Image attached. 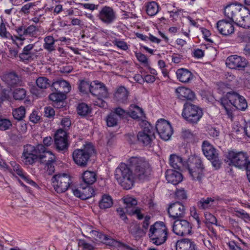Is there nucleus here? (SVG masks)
<instances>
[{"mask_svg":"<svg viewBox=\"0 0 250 250\" xmlns=\"http://www.w3.org/2000/svg\"><path fill=\"white\" fill-rule=\"evenodd\" d=\"M127 163L133 171L135 180L144 182L149 179L152 169L147 160L143 157H132Z\"/></svg>","mask_w":250,"mask_h":250,"instance_id":"nucleus-1","label":"nucleus"},{"mask_svg":"<svg viewBox=\"0 0 250 250\" xmlns=\"http://www.w3.org/2000/svg\"><path fill=\"white\" fill-rule=\"evenodd\" d=\"M220 103L228 117L231 119L233 117L232 106L241 110H245L248 106L244 97L233 91L228 92L226 96L221 99Z\"/></svg>","mask_w":250,"mask_h":250,"instance_id":"nucleus-2","label":"nucleus"},{"mask_svg":"<svg viewBox=\"0 0 250 250\" xmlns=\"http://www.w3.org/2000/svg\"><path fill=\"white\" fill-rule=\"evenodd\" d=\"M115 178L124 189H130L134 185L135 178L131 167L127 164L121 163L115 171Z\"/></svg>","mask_w":250,"mask_h":250,"instance_id":"nucleus-3","label":"nucleus"},{"mask_svg":"<svg viewBox=\"0 0 250 250\" xmlns=\"http://www.w3.org/2000/svg\"><path fill=\"white\" fill-rule=\"evenodd\" d=\"M148 235L154 244L161 245L167 239V229L163 222H157L150 226Z\"/></svg>","mask_w":250,"mask_h":250,"instance_id":"nucleus-4","label":"nucleus"},{"mask_svg":"<svg viewBox=\"0 0 250 250\" xmlns=\"http://www.w3.org/2000/svg\"><path fill=\"white\" fill-rule=\"evenodd\" d=\"M95 153L92 144L84 145L82 149H77L73 152V159L74 162L79 167H86L90 157Z\"/></svg>","mask_w":250,"mask_h":250,"instance_id":"nucleus-5","label":"nucleus"},{"mask_svg":"<svg viewBox=\"0 0 250 250\" xmlns=\"http://www.w3.org/2000/svg\"><path fill=\"white\" fill-rule=\"evenodd\" d=\"M182 115L188 122L196 123L202 117L203 112L197 105L186 102L184 105Z\"/></svg>","mask_w":250,"mask_h":250,"instance_id":"nucleus-6","label":"nucleus"},{"mask_svg":"<svg viewBox=\"0 0 250 250\" xmlns=\"http://www.w3.org/2000/svg\"><path fill=\"white\" fill-rule=\"evenodd\" d=\"M52 186L58 193L65 192L72 183L70 176L65 173L54 175L51 179Z\"/></svg>","mask_w":250,"mask_h":250,"instance_id":"nucleus-7","label":"nucleus"},{"mask_svg":"<svg viewBox=\"0 0 250 250\" xmlns=\"http://www.w3.org/2000/svg\"><path fill=\"white\" fill-rule=\"evenodd\" d=\"M95 240L104 243L106 245L117 247L120 250H135L129 246L121 242L111 239L108 236L105 235L97 230H94L92 232L90 237Z\"/></svg>","mask_w":250,"mask_h":250,"instance_id":"nucleus-8","label":"nucleus"},{"mask_svg":"<svg viewBox=\"0 0 250 250\" xmlns=\"http://www.w3.org/2000/svg\"><path fill=\"white\" fill-rule=\"evenodd\" d=\"M137 135V141L139 144L146 147H150L155 139V133L152 126L149 124L146 125Z\"/></svg>","mask_w":250,"mask_h":250,"instance_id":"nucleus-9","label":"nucleus"},{"mask_svg":"<svg viewBox=\"0 0 250 250\" xmlns=\"http://www.w3.org/2000/svg\"><path fill=\"white\" fill-rule=\"evenodd\" d=\"M202 150L204 155L211 162L213 167L219 168L221 164L218 151L208 142L204 141L202 144Z\"/></svg>","mask_w":250,"mask_h":250,"instance_id":"nucleus-10","label":"nucleus"},{"mask_svg":"<svg viewBox=\"0 0 250 250\" xmlns=\"http://www.w3.org/2000/svg\"><path fill=\"white\" fill-rule=\"evenodd\" d=\"M247 10L240 4H229L226 6L224 10L225 15L230 21L235 23L244 14H247Z\"/></svg>","mask_w":250,"mask_h":250,"instance_id":"nucleus-11","label":"nucleus"},{"mask_svg":"<svg viewBox=\"0 0 250 250\" xmlns=\"http://www.w3.org/2000/svg\"><path fill=\"white\" fill-rule=\"evenodd\" d=\"M228 158L229 160V165L232 164L240 169L245 168L249 163L247 154L242 152L236 153L230 151L228 154Z\"/></svg>","mask_w":250,"mask_h":250,"instance_id":"nucleus-12","label":"nucleus"},{"mask_svg":"<svg viewBox=\"0 0 250 250\" xmlns=\"http://www.w3.org/2000/svg\"><path fill=\"white\" fill-rule=\"evenodd\" d=\"M156 128L161 138L165 141L169 140L173 133L171 125L163 119L157 121Z\"/></svg>","mask_w":250,"mask_h":250,"instance_id":"nucleus-13","label":"nucleus"},{"mask_svg":"<svg viewBox=\"0 0 250 250\" xmlns=\"http://www.w3.org/2000/svg\"><path fill=\"white\" fill-rule=\"evenodd\" d=\"M191 229V225L189 222L181 219L174 221L172 226L173 232L179 236L189 234Z\"/></svg>","mask_w":250,"mask_h":250,"instance_id":"nucleus-14","label":"nucleus"},{"mask_svg":"<svg viewBox=\"0 0 250 250\" xmlns=\"http://www.w3.org/2000/svg\"><path fill=\"white\" fill-rule=\"evenodd\" d=\"M167 211L169 217L175 221L184 218L186 215L185 207L179 202L170 204Z\"/></svg>","mask_w":250,"mask_h":250,"instance_id":"nucleus-15","label":"nucleus"},{"mask_svg":"<svg viewBox=\"0 0 250 250\" xmlns=\"http://www.w3.org/2000/svg\"><path fill=\"white\" fill-rule=\"evenodd\" d=\"M247 64L248 62L245 58L236 55L228 57L226 61L227 66L230 69L243 70Z\"/></svg>","mask_w":250,"mask_h":250,"instance_id":"nucleus-16","label":"nucleus"},{"mask_svg":"<svg viewBox=\"0 0 250 250\" xmlns=\"http://www.w3.org/2000/svg\"><path fill=\"white\" fill-rule=\"evenodd\" d=\"M54 145L58 150H63L67 149L68 142L65 131L62 129H58L54 136Z\"/></svg>","mask_w":250,"mask_h":250,"instance_id":"nucleus-17","label":"nucleus"},{"mask_svg":"<svg viewBox=\"0 0 250 250\" xmlns=\"http://www.w3.org/2000/svg\"><path fill=\"white\" fill-rule=\"evenodd\" d=\"M90 186L82 184L79 188L73 189L74 195L82 200H86L91 197L95 195V191Z\"/></svg>","mask_w":250,"mask_h":250,"instance_id":"nucleus-18","label":"nucleus"},{"mask_svg":"<svg viewBox=\"0 0 250 250\" xmlns=\"http://www.w3.org/2000/svg\"><path fill=\"white\" fill-rule=\"evenodd\" d=\"M91 93L96 97L107 98L109 96V93L105 84L98 81L92 82Z\"/></svg>","mask_w":250,"mask_h":250,"instance_id":"nucleus-19","label":"nucleus"},{"mask_svg":"<svg viewBox=\"0 0 250 250\" xmlns=\"http://www.w3.org/2000/svg\"><path fill=\"white\" fill-rule=\"evenodd\" d=\"M232 22L226 20H220L216 23V27L221 34L228 36L234 32V28Z\"/></svg>","mask_w":250,"mask_h":250,"instance_id":"nucleus-20","label":"nucleus"},{"mask_svg":"<svg viewBox=\"0 0 250 250\" xmlns=\"http://www.w3.org/2000/svg\"><path fill=\"white\" fill-rule=\"evenodd\" d=\"M99 18L104 22L109 24L115 20L116 14L111 7L104 6L100 12Z\"/></svg>","mask_w":250,"mask_h":250,"instance_id":"nucleus-21","label":"nucleus"},{"mask_svg":"<svg viewBox=\"0 0 250 250\" xmlns=\"http://www.w3.org/2000/svg\"><path fill=\"white\" fill-rule=\"evenodd\" d=\"M177 97L183 101H192L195 99L194 93L190 89L185 87H179L176 89Z\"/></svg>","mask_w":250,"mask_h":250,"instance_id":"nucleus-22","label":"nucleus"},{"mask_svg":"<svg viewBox=\"0 0 250 250\" xmlns=\"http://www.w3.org/2000/svg\"><path fill=\"white\" fill-rule=\"evenodd\" d=\"M176 250H196L195 243L191 240L188 238L178 240L175 245Z\"/></svg>","mask_w":250,"mask_h":250,"instance_id":"nucleus-23","label":"nucleus"},{"mask_svg":"<svg viewBox=\"0 0 250 250\" xmlns=\"http://www.w3.org/2000/svg\"><path fill=\"white\" fill-rule=\"evenodd\" d=\"M51 88L56 91L62 93H68L71 90V86L69 83L65 80H59L53 82L51 84Z\"/></svg>","mask_w":250,"mask_h":250,"instance_id":"nucleus-24","label":"nucleus"},{"mask_svg":"<svg viewBox=\"0 0 250 250\" xmlns=\"http://www.w3.org/2000/svg\"><path fill=\"white\" fill-rule=\"evenodd\" d=\"M166 178L168 183L177 185L182 181V175L179 172L172 169H168L166 172Z\"/></svg>","mask_w":250,"mask_h":250,"instance_id":"nucleus-25","label":"nucleus"},{"mask_svg":"<svg viewBox=\"0 0 250 250\" xmlns=\"http://www.w3.org/2000/svg\"><path fill=\"white\" fill-rule=\"evenodd\" d=\"M49 99L54 102V106L57 108H61L63 107L64 102L63 100L65 99V95L60 92H53L49 95Z\"/></svg>","mask_w":250,"mask_h":250,"instance_id":"nucleus-26","label":"nucleus"},{"mask_svg":"<svg viewBox=\"0 0 250 250\" xmlns=\"http://www.w3.org/2000/svg\"><path fill=\"white\" fill-rule=\"evenodd\" d=\"M204 166L201 158L198 156H191L185 163V169H193L197 168H204Z\"/></svg>","mask_w":250,"mask_h":250,"instance_id":"nucleus-27","label":"nucleus"},{"mask_svg":"<svg viewBox=\"0 0 250 250\" xmlns=\"http://www.w3.org/2000/svg\"><path fill=\"white\" fill-rule=\"evenodd\" d=\"M128 92L124 86L119 87L114 94V99L119 103L125 104L127 102Z\"/></svg>","mask_w":250,"mask_h":250,"instance_id":"nucleus-28","label":"nucleus"},{"mask_svg":"<svg viewBox=\"0 0 250 250\" xmlns=\"http://www.w3.org/2000/svg\"><path fill=\"white\" fill-rule=\"evenodd\" d=\"M34 45L29 44L25 46L22 50V53L20 54V58L23 61H29L37 58V55L32 52Z\"/></svg>","mask_w":250,"mask_h":250,"instance_id":"nucleus-29","label":"nucleus"},{"mask_svg":"<svg viewBox=\"0 0 250 250\" xmlns=\"http://www.w3.org/2000/svg\"><path fill=\"white\" fill-rule=\"evenodd\" d=\"M177 79L182 83H188L193 78V75L187 69H179L176 71Z\"/></svg>","mask_w":250,"mask_h":250,"instance_id":"nucleus-30","label":"nucleus"},{"mask_svg":"<svg viewBox=\"0 0 250 250\" xmlns=\"http://www.w3.org/2000/svg\"><path fill=\"white\" fill-rule=\"evenodd\" d=\"M4 81L9 85L14 86L21 83V80L15 72H10L3 76Z\"/></svg>","mask_w":250,"mask_h":250,"instance_id":"nucleus-31","label":"nucleus"},{"mask_svg":"<svg viewBox=\"0 0 250 250\" xmlns=\"http://www.w3.org/2000/svg\"><path fill=\"white\" fill-rule=\"evenodd\" d=\"M38 158L40 159L41 163H47L49 162H54L55 160L54 155L50 151L46 150L44 146L42 151H40Z\"/></svg>","mask_w":250,"mask_h":250,"instance_id":"nucleus-32","label":"nucleus"},{"mask_svg":"<svg viewBox=\"0 0 250 250\" xmlns=\"http://www.w3.org/2000/svg\"><path fill=\"white\" fill-rule=\"evenodd\" d=\"M129 231L136 240L140 239L146 234V231L141 229L139 225L136 223L131 224Z\"/></svg>","mask_w":250,"mask_h":250,"instance_id":"nucleus-33","label":"nucleus"},{"mask_svg":"<svg viewBox=\"0 0 250 250\" xmlns=\"http://www.w3.org/2000/svg\"><path fill=\"white\" fill-rule=\"evenodd\" d=\"M169 164L175 169L180 170L182 167L185 168V163H183L182 158L175 154L170 155Z\"/></svg>","mask_w":250,"mask_h":250,"instance_id":"nucleus-34","label":"nucleus"},{"mask_svg":"<svg viewBox=\"0 0 250 250\" xmlns=\"http://www.w3.org/2000/svg\"><path fill=\"white\" fill-rule=\"evenodd\" d=\"M44 146L42 144H39L36 147L31 145H27L24 146V150L22 154L26 155L34 154L39 155L40 151H42Z\"/></svg>","mask_w":250,"mask_h":250,"instance_id":"nucleus-35","label":"nucleus"},{"mask_svg":"<svg viewBox=\"0 0 250 250\" xmlns=\"http://www.w3.org/2000/svg\"><path fill=\"white\" fill-rule=\"evenodd\" d=\"M83 184L85 185H91L94 184L97 179V175L95 172L91 171H84L82 175Z\"/></svg>","mask_w":250,"mask_h":250,"instance_id":"nucleus-36","label":"nucleus"},{"mask_svg":"<svg viewBox=\"0 0 250 250\" xmlns=\"http://www.w3.org/2000/svg\"><path fill=\"white\" fill-rule=\"evenodd\" d=\"M113 204V199L108 194H104L99 202V207L101 209H105L110 208Z\"/></svg>","mask_w":250,"mask_h":250,"instance_id":"nucleus-37","label":"nucleus"},{"mask_svg":"<svg viewBox=\"0 0 250 250\" xmlns=\"http://www.w3.org/2000/svg\"><path fill=\"white\" fill-rule=\"evenodd\" d=\"M204 168H197L193 169H187L190 175L192 177L193 180H197L201 182L203 177L204 176Z\"/></svg>","mask_w":250,"mask_h":250,"instance_id":"nucleus-38","label":"nucleus"},{"mask_svg":"<svg viewBox=\"0 0 250 250\" xmlns=\"http://www.w3.org/2000/svg\"><path fill=\"white\" fill-rule=\"evenodd\" d=\"M131 107L132 109H130L129 111L131 117L136 119H142L144 117V113L142 108L135 105H131Z\"/></svg>","mask_w":250,"mask_h":250,"instance_id":"nucleus-39","label":"nucleus"},{"mask_svg":"<svg viewBox=\"0 0 250 250\" xmlns=\"http://www.w3.org/2000/svg\"><path fill=\"white\" fill-rule=\"evenodd\" d=\"M236 24L245 28H250V14L248 11L247 14H244L241 16Z\"/></svg>","mask_w":250,"mask_h":250,"instance_id":"nucleus-40","label":"nucleus"},{"mask_svg":"<svg viewBox=\"0 0 250 250\" xmlns=\"http://www.w3.org/2000/svg\"><path fill=\"white\" fill-rule=\"evenodd\" d=\"M36 83L38 88L45 89L49 87H51V81L45 77H40L36 80Z\"/></svg>","mask_w":250,"mask_h":250,"instance_id":"nucleus-41","label":"nucleus"},{"mask_svg":"<svg viewBox=\"0 0 250 250\" xmlns=\"http://www.w3.org/2000/svg\"><path fill=\"white\" fill-rule=\"evenodd\" d=\"M146 11L150 16H153L156 15L159 12V5L155 1L148 2L146 5Z\"/></svg>","mask_w":250,"mask_h":250,"instance_id":"nucleus-42","label":"nucleus"},{"mask_svg":"<svg viewBox=\"0 0 250 250\" xmlns=\"http://www.w3.org/2000/svg\"><path fill=\"white\" fill-rule=\"evenodd\" d=\"M124 203L125 204V209L126 211L128 214H129V211L131 210V209H136L137 208H136V206L137 204V202L135 199L131 197H126L124 199Z\"/></svg>","mask_w":250,"mask_h":250,"instance_id":"nucleus-43","label":"nucleus"},{"mask_svg":"<svg viewBox=\"0 0 250 250\" xmlns=\"http://www.w3.org/2000/svg\"><path fill=\"white\" fill-rule=\"evenodd\" d=\"M44 43L43 44V47L44 49L49 52H51L55 50V40L53 37L50 36H47L44 38Z\"/></svg>","mask_w":250,"mask_h":250,"instance_id":"nucleus-44","label":"nucleus"},{"mask_svg":"<svg viewBox=\"0 0 250 250\" xmlns=\"http://www.w3.org/2000/svg\"><path fill=\"white\" fill-rule=\"evenodd\" d=\"M12 114L15 119L21 121L22 120L25 116V108L24 106H21L13 110Z\"/></svg>","mask_w":250,"mask_h":250,"instance_id":"nucleus-45","label":"nucleus"},{"mask_svg":"<svg viewBox=\"0 0 250 250\" xmlns=\"http://www.w3.org/2000/svg\"><path fill=\"white\" fill-rule=\"evenodd\" d=\"M78 113L81 116H84L91 112V109L85 103L80 104L77 107Z\"/></svg>","mask_w":250,"mask_h":250,"instance_id":"nucleus-46","label":"nucleus"},{"mask_svg":"<svg viewBox=\"0 0 250 250\" xmlns=\"http://www.w3.org/2000/svg\"><path fill=\"white\" fill-rule=\"evenodd\" d=\"M26 95V91L24 88H17L13 92V97L16 100L24 99Z\"/></svg>","mask_w":250,"mask_h":250,"instance_id":"nucleus-47","label":"nucleus"},{"mask_svg":"<svg viewBox=\"0 0 250 250\" xmlns=\"http://www.w3.org/2000/svg\"><path fill=\"white\" fill-rule=\"evenodd\" d=\"M214 201V199L211 198H202L198 202V205L200 208L207 209L212 205Z\"/></svg>","mask_w":250,"mask_h":250,"instance_id":"nucleus-48","label":"nucleus"},{"mask_svg":"<svg viewBox=\"0 0 250 250\" xmlns=\"http://www.w3.org/2000/svg\"><path fill=\"white\" fill-rule=\"evenodd\" d=\"M119 119L116 117L115 113H110L106 119L107 125L109 127L116 126L118 124Z\"/></svg>","mask_w":250,"mask_h":250,"instance_id":"nucleus-49","label":"nucleus"},{"mask_svg":"<svg viewBox=\"0 0 250 250\" xmlns=\"http://www.w3.org/2000/svg\"><path fill=\"white\" fill-rule=\"evenodd\" d=\"M92 86V82L89 83L88 82L82 81L79 85V88L81 92L87 93L89 91L91 93V89Z\"/></svg>","mask_w":250,"mask_h":250,"instance_id":"nucleus-50","label":"nucleus"},{"mask_svg":"<svg viewBox=\"0 0 250 250\" xmlns=\"http://www.w3.org/2000/svg\"><path fill=\"white\" fill-rule=\"evenodd\" d=\"M38 157V155L22 154V158L26 165H32L35 162V160Z\"/></svg>","mask_w":250,"mask_h":250,"instance_id":"nucleus-51","label":"nucleus"},{"mask_svg":"<svg viewBox=\"0 0 250 250\" xmlns=\"http://www.w3.org/2000/svg\"><path fill=\"white\" fill-rule=\"evenodd\" d=\"M181 136L184 139L189 141L193 139L195 135L188 129L182 128Z\"/></svg>","mask_w":250,"mask_h":250,"instance_id":"nucleus-52","label":"nucleus"},{"mask_svg":"<svg viewBox=\"0 0 250 250\" xmlns=\"http://www.w3.org/2000/svg\"><path fill=\"white\" fill-rule=\"evenodd\" d=\"M10 165H11V167H12V170L11 169H10L8 168L7 169L9 170V172L13 174V171H14L19 176L21 175V174L23 173V171H22V170L21 166L19 164H17L15 162H11Z\"/></svg>","mask_w":250,"mask_h":250,"instance_id":"nucleus-53","label":"nucleus"},{"mask_svg":"<svg viewBox=\"0 0 250 250\" xmlns=\"http://www.w3.org/2000/svg\"><path fill=\"white\" fill-rule=\"evenodd\" d=\"M11 122L6 119L0 118V130H6L11 126Z\"/></svg>","mask_w":250,"mask_h":250,"instance_id":"nucleus-54","label":"nucleus"},{"mask_svg":"<svg viewBox=\"0 0 250 250\" xmlns=\"http://www.w3.org/2000/svg\"><path fill=\"white\" fill-rule=\"evenodd\" d=\"M38 31V28L34 25H30L24 30V33L25 35H29L33 37L36 35L37 31Z\"/></svg>","mask_w":250,"mask_h":250,"instance_id":"nucleus-55","label":"nucleus"},{"mask_svg":"<svg viewBox=\"0 0 250 250\" xmlns=\"http://www.w3.org/2000/svg\"><path fill=\"white\" fill-rule=\"evenodd\" d=\"M175 197L178 200H184L187 198L186 191L182 188L177 189L175 193Z\"/></svg>","mask_w":250,"mask_h":250,"instance_id":"nucleus-56","label":"nucleus"},{"mask_svg":"<svg viewBox=\"0 0 250 250\" xmlns=\"http://www.w3.org/2000/svg\"><path fill=\"white\" fill-rule=\"evenodd\" d=\"M205 223L207 224H215L217 222V219L214 216L209 212H206L205 213Z\"/></svg>","mask_w":250,"mask_h":250,"instance_id":"nucleus-57","label":"nucleus"},{"mask_svg":"<svg viewBox=\"0 0 250 250\" xmlns=\"http://www.w3.org/2000/svg\"><path fill=\"white\" fill-rule=\"evenodd\" d=\"M93 229L91 226L87 225L83 226L82 233L85 237H90L92 232H93Z\"/></svg>","mask_w":250,"mask_h":250,"instance_id":"nucleus-58","label":"nucleus"},{"mask_svg":"<svg viewBox=\"0 0 250 250\" xmlns=\"http://www.w3.org/2000/svg\"><path fill=\"white\" fill-rule=\"evenodd\" d=\"M236 215L245 221H250V215L243 210L236 211Z\"/></svg>","mask_w":250,"mask_h":250,"instance_id":"nucleus-59","label":"nucleus"},{"mask_svg":"<svg viewBox=\"0 0 250 250\" xmlns=\"http://www.w3.org/2000/svg\"><path fill=\"white\" fill-rule=\"evenodd\" d=\"M111 113H115L116 117L118 118L119 117V118H123L126 114V111L120 107H117L114 108V110Z\"/></svg>","mask_w":250,"mask_h":250,"instance_id":"nucleus-60","label":"nucleus"},{"mask_svg":"<svg viewBox=\"0 0 250 250\" xmlns=\"http://www.w3.org/2000/svg\"><path fill=\"white\" fill-rule=\"evenodd\" d=\"M78 246L86 250H93L94 249L92 245L86 243L84 240H80L78 242Z\"/></svg>","mask_w":250,"mask_h":250,"instance_id":"nucleus-61","label":"nucleus"},{"mask_svg":"<svg viewBox=\"0 0 250 250\" xmlns=\"http://www.w3.org/2000/svg\"><path fill=\"white\" fill-rule=\"evenodd\" d=\"M34 6H35V3L34 2L28 3L21 7V12L25 14H28L30 12V9Z\"/></svg>","mask_w":250,"mask_h":250,"instance_id":"nucleus-62","label":"nucleus"},{"mask_svg":"<svg viewBox=\"0 0 250 250\" xmlns=\"http://www.w3.org/2000/svg\"><path fill=\"white\" fill-rule=\"evenodd\" d=\"M53 163V162H49L45 164L44 168L48 175H51L54 172L55 168Z\"/></svg>","mask_w":250,"mask_h":250,"instance_id":"nucleus-63","label":"nucleus"},{"mask_svg":"<svg viewBox=\"0 0 250 250\" xmlns=\"http://www.w3.org/2000/svg\"><path fill=\"white\" fill-rule=\"evenodd\" d=\"M40 116L38 114L36 111H33L29 117L30 121L34 124L37 123L40 121Z\"/></svg>","mask_w":250,"mask_h":250,"instance_id":"nucleus-64","label":"nucleus"}]
</instances>
